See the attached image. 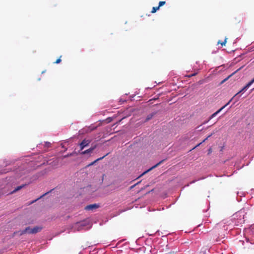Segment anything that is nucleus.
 Here are the masks:
<instances>
[{"instance_id":"1","label":"nucleus","mask_w":254,"mask_h":254,"mask_svg":"<svg viewBox=\"0 0 254 254\" xmlns=\"http://www.w3.org/2000/svg\"><path fill=\"white\" fill-rule=\"evenodd\" d=\"M87 225V224L85 221L78 222L75 224L74 228L77 231H80Z\"/></svg>"},{"instance_id":"2","label":"nucleus","mask_w":254,"mask_h":254,"mask_svg":"<svg viewBox=\"0 0 254 254\" xmlns=\"http://www.w3.org/2000/svg\"><path fill=\"white\" fill-rule=\"evenodd\" d=\"M165 159H163L161 161H160V162H159L158 163H157L156 165H155L154 166H152V167H151L150 169H149L148 170H146V171H145L144 172H143L141 175H140L138 178L139 177H141V176H142L143 175H144L145 174H146V173L148 172L149 171H150V170H152L153 169L157 167V166H158L159 165H160V164H161L163 162H164V161H165Z\"/></svg>"},{"instance_id":"3","label":"nucleus","mask_w":254,"mask_h":254,"mask_svg":"<svg viewBox=\"0 0 254 254\" xmlns=\"http://www.w3.org/2000/svg\"><path fill=\"white\" fill-rule=\"evenodd\" d=\"M99 207V205L97 204H92L87 205L85 207V209L86 210H93Z\"/></svg>"},{"instance_id":"4","label":"nucleus","mask_w":254,"mask_h":254,"mask_svg":"<svg viewBox=\"0 0 254 254\" xmlns=\"http://www.w3.org/2000/svg\"><path fill=\"white\" fill-rule=\"evenodd\" d=\"M90 143V140L84 139L80 143V150H83L84 147L88 146Z\"/></svg>"},{"instance_id":"5","label":"nucleus","mask_w":254,"mask_h":254,"mask_svg":"<svg viewBox=\"0 0 254 254\" xmlns=\"http://www.w3.org/2000/svg\"><path fill=\"white\" fill-rule=\"evenodd\" d=\"M254 82V78L250 81L248 83H247L237 94H236L237 95L239 93L244 92L246 91L247 89L249 88V87Z\"/></svg>"},{"instance_id":"6","label":"nucleus","mask_w":254,"mask_h":254,"mask_svg":"<svg viewBox=\"0 0 254 254\" xmlns=\"http://www.w3.org/2000/svg\"><path fill=\"white\" fill-rule=\"evenodd\" d=\"M32 228H31L30 227H27L24 230L20 231L18 232V233H19L20 235H22L26 233L32 234V233H30V232L32 231Z\"/></svg>"},{"instance_id":"7","label":"nucleus","mask_w":254,"mask_h":254,"mask_svg":"<svg viewBox=\"0 0 254 254\" xmlns=\"http://www.w3.org/2000/svg\"><path fill=\"white\" fill-rule=\"evenodd\" d=\"M42 229V227L41 226H35L32 228V231L30 233L33 234H36L38 232H40Z\"/></svg>"},{"instance_id":"8","label":"nucleus","mask_w":254,"mask_h":254,"mask_svg":"<svg viewBox=\"0 0 254 254\" xmlns=\"http://www.w3.org/2000/svg\"><path fill=\"white\" fill-rule=\"evenodd\" d=\"M96 148V145H94V146L91 147L88 149H87L82 152V154H85L87 153H89L90 152H92L95 148Z\"/></svg>"},{"instance_id":"9","label":"nucleus","mask_w":254,"mask_h":254,"mask_svg":"<svg viewBox=\"0 0 254 254\" xmlns=\"http://www.w3.org/2000/svg\"><path fill=\"white\" fill-rule=\"evenodd\" d=\"M109 154V153H107L106 155H105L104 156H103V157H100V158H99L98 159H97L96 160H95L94 161L91 162V163H90L88 166H92L93 165V164H94L96 162H97V161H99V160H101L102 159H103L104 157H105L106 156H107Z\"/></svg>"},{"instance_id":"10","label":"nucleus","mask_w":254,"mask_h":254,"mask_svg":"<svg viewBox=\"0 0 254 254\" xmlns=\"http://www.w3.org/2000/svg\"><path fill=\"white\" fill-rule=\"evenodd\" d=\"M227 104H226V105L224 106L223 107H222L221 108H220L219 110H218L217 112H216L215 113H214V114H213L210 117H209V120H211V119H212L213 117H214L218 113H219L226 106H227Z\"/></svg>"},{"instance_id":"11","label":"nucleus","mask_w":254,"mask_h":254,"mask_svg":"<svg viewBox=\"0 0 254 254\" xmlns=\"http://www.w3.org/2000/svg\"><path fill=\"white\" fill-rule=\"evenodd\" d=\"M26 185H22L19 186H18L16 187L12 192L11 193H15V192L17 191L18 190H20L22 188H23Z\"/></svg>"},{"instance_id":"12","label":"nucleus","mask_w":254,"mask_h":254,"mask_svg":"<svg viewBox=\"0 0 254 254\" xmlns=\"http://www.w3.org/2000/svg\"><path fill=\"white\" fill-rule=\"evenodd\" d=\"M155 114V113H152V114L148 115L147 116L145 121L147 122L149 120H150V119H151Z\"/></svg>"},{"instance_id":"13","label":"nucleus","mask_w":254,"mask_h":254,"mask_svg":"<svg viewBox=\"0 0 254 254\" xmlns=\"http://www.w3.org/2000/svg\"><path fill=\"white\" fill-rule=\"evenodd\" d=\"M241 69V68H239L238 69H237L236 71H235L234 72H233V73H232L231 75H230L228 77H227L226 78L224 79L223 81H221V83H223L224 82H225L229 77H230L231 76H232L233 75H234L236 72H237L238 71H239L240 69Z\"/></svg>"},{"instance_id":"14","label":"nucleus","mask_w":254,"mask_h":254,"mask_svg":"<svg viewBox=\"0 0 254 254\" xmlns=\"http://www.w3.org/2000/svg\"><path fill=\"white\" fill-rule=\"evenodd\" d=\"M227 38L226 37L223 42H221L220 41H219L218 42V44H221L222 46H225V45L227 43Z\"/></svg>"},{"instance_id":"15","label":"nucleus","mask_w":254,"mask_h":254,"mask_svg":"<svg viewBox=\"0 0 254 254\" xmlns=\"http://www.w3.org/2000/svg\"><path fill=\"white\" fill-rule=\"evenodd\" d=\"M159 9V7L158 6H156V7H153L152 9V10H151V13H155L156 12V11L157 10H158Z\"/></svg>"},{"instance_id":"16","label":"nucleus","mask_w":254,"mask_h":254,"mask_svg":"<svg viewBox=\"0 0 254 254\" xmlns=\"http://www.w3.org/2000/svg\"><path fill=\"white\" fill-rule=\"evenodd\" d=\"M166 3V1H161L159 2L158 7L160 8V6L164 5Z\"/></svg>"},{"instance_id":"17","label":"nucleus","mask_w":254,"mask_h":254,"mask_svg":"<svg viewBox=\"0 0 254 254\" xmlns=\"http://www.w3.org/2000/svg\"><path fill=\"white\" fill-rule=\"evenodd\" d=\"M61 57H62V56H61L60 57V58H59L58 59H57V60L54 62V63H55V64H59L60 63H61Z\"/></svg>"},{"instance_id":"18","label":"nucleus","mask_w":254,"mask_h":254,"mask_svg":"<svg viewBox=\"0 0 254 254\" xmlns=\"http://www.w3.org/2000/svg\"><path fill=\"white\" fill-rule=\"evenodd\" d=\"M215 132H213V133H211L210 135H209L205 139H204L202 142H204L205 140H206L209 137L211 136Z\"/></svg>"},{"instance_id":"19","label":"nucleus","mask_w":254,"mask_h":254,"mask_svg":"<svg viewBox=\"0 0 254 254\" xmlns=\"http://www.w3.org/2000/svg\"><path fill=\"white\" fill-rule=\"evenodd\" d=\"M140 183V182H138V183H137L136 184H134V185L132 186L130 188L131 189H132L135 186H136V185H137L138 184H139V183Z\"/></svg>"},{"instance_id":"20","label":"nucleus","mask_w":254,"mask_h":254,"mask_svg":"<svg viewBox=\"0 0 254 254\" xmlns=\"http://www.w3.org/2000/svg\"><path fill=\"white\" fill-rule=\"evenodd\" d=\"M202 142H200V143H198V144H197L196 145H195V146H194L192 148H191V150H192L193 149H194V148H195L197 146H198V145H199Z\"/></svg>"},{"instance_id":"21","label":"nucleus","mask_w":254,"mask_h":254,"mask_svg":"<svg viewBox=\"0 0 254 254\" xmlns=\"http://www.w3.org/2000/svg\"><path fill=\"white\" fill-rule=\"evenodd\" d=\"M46 146L48 147H49L50 146V142H46Z\"/></svg>"},{"instance_id":"22","label":"nucleus","mask_w":254,"mask_h":254,"mask_svg":"<svg viewBox=\"0 0 254 254\" xmlns=\"http://www.w3.org/2000/svg\"><path fill=\"white\" fill-rule=\"evenodd\" d=\"M211 152H212V149L211 148H209L208 149V154H210Z\"/></svg>"},{"instance_id":"23","label":"nucleus","mask_w":254,"mask_h":254,"mask_svg":"<svg viewBox=\"0 0 254 254\" xmlns=\"http://www.w3.org/2000/svg\"><path fill=\"white\" fill-rule=\"evenodd\" d=\"M210 120H209V119L207 121H206L204 122L202 124H205L208 123Z\"/></svg>"},{"instance_id":"24","label":"nucleus","mask_w":254,"mask_h":254,"mask_svg":"<svg viewBox=\"0 0 254 254\" xmlns=\"http://www.w3.org/2000/svg\"><path fill=\"white\" fill-rule=\"evenodd\" d=\"M49 192H47L46 193H45V194H44L43 195H42L41 196H40V197H42L43 196L46 195L47 194H48Z\"/></svg>"},{"instance_id":"25","label":"nucleus","mask_w":254,"mask_h":254,"mask_svg":"<svg viewBox=\"0 0 254 254\" xmlns=\"http://www.w3.org/2000/svg\"><path fill=\"white\" fill-rule=\"evenodd\" d=\"M196 74V73H191V76L192 77V76H195Z\"/></svg>"}]
</instances>
